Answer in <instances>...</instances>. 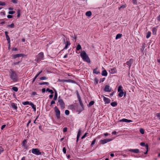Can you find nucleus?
Returning <instances> with one entry per match:
<instances>
[{
	"label": "nucleus",
	"mask_w": 160,
	"mask_h": 160,
	"mask_svg": "<svg viewBox=\"0 0 160 160\" xmlns=\"http://www.w3.org/2000/svg\"><path fill=\"white\" fill-rule=\"evenodd\" d=\"M12 50L13 51H17L18 50V49L16 48H13L12 49Z\"/></svg>",
	"instance_id": "nucleus-64"
},
{
	"label": "nucleus",
	"mask_w": 160,
	"mask_h": 160,
	"mask_svg": "<svg viewBox=\"0 0 160 160\" xmlns=\"http://www.w3.org/2000/svg\"><path fill=\"white\" fill-rule=\"evenodd\" d=\"M92 15V12L91 11H88L86 13V15L87 16H90Z\"/></svg>",
	"instance_id": "nucleus-27"
},
{
	"label": "nucleus",
	"mask_w": 160,
	"mask_h": 160,
	"mask_svg": "<svg viewBox=\"0 0 160 160\" xmlns=\"http://www.w3.org/2000/svg\"><path fill=\"white\" fill-rule=\"evenodd\" d=\"M101 74L103 76H107L108 75V73L107 71L105 70H104L102 71Z\"/></svg>",
	"instance_id": "nucleus-22"
},
{
	"label": "nucleus",
	"mask_w": 160,
	"mask_h": 160,
	"mask_svg": "<svg viewBox=\"0 0 160 160\" xmlns=\"http://www.w3.org/2000/svg\"><path fill=\"white\" fill-rule=\"evenodd\" d=\"M157 28H156L154 27L152 28V32L153 35H155L156 34L157 32Z\"/></svg>",
	"instance_id": "nucleus-23"
},
{
	"label": "nucleus",
	"mask_w": 160,
	"mask_h": 160,
	"mask_svg": "<svg viewBox=\"0 0 160 160\" xmlns=\"http://www.w3.org/2000/svg\"><path fill=\"white\" fill-rule=\"evenodd\" d=\"M15 13V12L14 11H10L8 12V14H13Z\"/></svg>",
	"instance_id": "nucleus-53"
},
{
	"label": "nucleus",
	"mask_w": 160,
	"mask_h": 160,
	"mask_svg": "<svg viewBox=\"0 0 160 160\" xmlns=\"http://www.w3.org/2000/svg\"><path fill=\"white\" fill-rule=\"evenodd\" d=\"M6 126V125L5 124H4V125H2L1 128V130H3L4 129V128H5Z\"/></svg>",
	"instance_id": "nucleus-62"
},
{
	"label": "nucleus",
	"mask_w": 160,
	"mask_h": 160,
	"mask_svg": "<svg viewBox=\"0 0 160 160\" xmlns=\"http://www.w3.org/2000/svg\"><path fill=\"white\" fill-rule=\"evenodd\" d=\"M20 10H18L17 11V13L18 14V15H17V17L18 18H19V17L20 16Z\"/></svg>",
	"instance_id": "nucleus-49"
},
{
	"label": "nucleus",
	"mask_w": 160,
	"mask_h": 160,
	"mask_svg": "<svg viewBox=\"0 0 160 160\" xmlns=\"http://www.w3.org/2000/svg\"><path fill=\"white\" fill-rule=\"evenodd\" d=\"M112 139L108 138L105 139L103 140H101L100 141L101 143L102 144H104L107 142H110L112 140Z\"/></svg>",
	"instance_id": "nucleus-7"
},
{
	"label": "nucleus",
	"mask_w": 160,
	"mask_h": 160,
	"mask_svg": "<svg viewBox=\"0 0 160 160\" xmlns=\"http://www.w3.org/2000/svg\"><path fill=\"white\" fill-rule=\"evenodd\" d=\"M46 91L47 92H49L51 94H53L54 93V92L52 90L48 88H47V89Z\"/></svg>",
	"instance_id": "nucleus-30"
},
{
	"label": "nucleus",
	"mask_w": 160,
	"mask_h": 160,
	"mask_svg": "<svg viewBox=\"0 0 160 160\" xmlns=\"http://www.w3.org/2000/svg\"><path fill=\"white\" fill-rule=\"evenodd\" d=\"M48 78V77H41L40 79L41 80H43L47 79Z\"/></svg>",
	"instance_id": "nucleus-41"
},
{
	"label": "nucleus",
	"mask_w": 160,
	"mask_h": 160,
	"mask_svg": "<svg viewBox=\"0 0 160 160\" xmlns=\"http://www.w3.org/2000/svg\"><path fill=\"white\" fill-rule=\"evenodd\" d=\"M140 145L141 146L143 147L145 146L146 147V144H145V143L144 142H141L140 143Z\"/></svg>",
	"instance_id": "nucleus-47"
},
{
	"label": "nucleus",
	"mask_w": 160,
	"mask_h": 160,
	"mask_svg": "<svg viewBox=\"0 0 160 160\" xmlns=\"http://www.w3.org/2000/svg\"><path fill=\"white\" fill-rule=\"evenodd\" d=\"M44 56L43 53L41 52L39 53L37 55L36 58L35 59V61L38 62H39L42 60L44 59Z\"/></svg>",
	"instance_id": "nucleus-3"
},
{
	"label": "nucleus",
	"mask_w": 160,
	"mask_h": 160,
	"mask_svg": "<svg viewBox=\"0 0 160 160\" xmlns=\"http://www.w3.org/2000/svg\"><path fill=\"white\" fill-rule=\"evenodd\" d=\"M14 23H12L11 24L8 25L7 26V27H10V28H14Z\"/></svg>",
	"instance_id": "nucleus-37"
},
{
	"label": "nucleus",
	"mask_w": 160,
	"mask_h": 160,
	"mask_svg": "<svg viewBox=\"0 0 160 160\" xmlns=\"http://www.w3.org/2000/svg\"><path fill=\"white\" fill-rule=\"evenodd\" d=\"M37 95V93L35 92H32L31 94V95H32V96H35V95Z\"/></svg>",
	"instance_id": "nucleus-56"
},
{
	"label": "nucleus",
	"mask_w": 160,
	"mask_h": 160,
	"mask_svg": "<svg viewBox=\"0 0 160 160\" xmlns=\"http://www.w3.org/2000/svg\"><path fill=\"white\" fill-rule=\"evenodd\" d=\"M37 77H36V76H35L33 78V79L32 81V83H34V82H35V80L37 78Z\"/></svg>",
	"instance_id": "nucleus-60"
},
{
	"label": "nucleus",
	"mask_w": 160,
	"mask_h": 160,
	"mask_svg": "<svg viewBox=\"0 0 160 160\" xmlns=\"http://www.w3.org/2000/svg\"><path fill=\"white\" fill-rule=\"evenodd\" d=\"M65 113L66 115H68L69 114V111L68 110H66L65 111Z\"/></svg>",
	"instance_id": "nucleus-43"
},
{
	"label": "nucleus",
	"mask_w": 160,
	"mask_h": 160,
	"mask_svg": "<svg viewBox=\"0 0 160 160\" xmlns=\"http://www.w3.org/2000/svg\"><path fill=\"white\" fill-rule=\"evenodd\" d=\"M126 7V5H122L120 6V7L119 8V10H120L121 8H125Z\"/></svg>",
	"instance_id": "nucleus-51"
},
{
	"label": "nucleus",
	"mask_w": 160,
	"mask_h": 160,
	"mask_svg": "<svg viewBox=\"0 0 160 160\" xmlns=\"http://www.w3.org/2000/svg\"><path fill=\"white\" fill-rule=\"evenodd\" d=\"M18 1L17 0H12V2L14 4L17 3Z\"/></svg>",
	"instance_id": "nucleus-50"
},
{
	"label": "nucleus",
	"mask_w": 160,
	"mask_h": 160,
	"mask_svg": "<svg viewBox=\"0 0 160 160\" xmlns=\"http://www.w3.org/2000/svg\"><path fill=\"white\" fill-rule=\"evenodd\" d=\"M103 99V101L105 102V104L109 103L111 101L110 99L107 98L105 97L104 96H102Z\"/></svg>",
	"instance_id": "nucleus-13"
},
{
	"label": "nucleus",
	"mask_w": 160,
	"mask_h": 160,
	"mask_svg": "<svg viewBox=\"0 0 160 160\" xmlns=\"http://www.w3.org/2000/svg\"><path fill=\"white\" fill-rule=\"evenodd\" d=\"M96 142V139H94V140L92 141L91 144V147H92L94 145V144H95V143Z\"/></svg>",
	"instance_id": "nucleus-29"
},
{
	"label": "nucleus",
	"mask_w": 160,
	"mask_h": 160,
	"mask_svg": "<svg viewBox=\"0 0 160 160\" xmlns=\"http://www.w3.org/2000/svg\"><path fill=\"white\" fill-rule=\"evenodd\" d=\"M9 72V76L10 78L15 82H17L18 80V76L15 71L12 69H10Z\"/></svg>",
	"instance_id": "nucleus-1"
},
{
	"label": "nucleus",
	"mask_w": 160,
	"mask_h": 160,
	"mask_svg": "<svg viewBox=\"0 0 160 160\" xmlns=\"http://www.w3.org/2000/svg\"><path fill=\"white\" fill-rule=\"evenodd\" d=\"M118 92H119V93L118 94L119 96L120 97H122V96H123V94H124V92H123V91H121Z\"/></svg>",
	"instance_id": "nucleus-26"
},
{
	"label": "nucleus",
	"mask_w": 160,
	"mask_h": 160,
	"mask_svg": "<svg viewBox=\"0 0 160 160\" xmlns=\"http://www.w3.org/2000/svg\"><path fill=\"white\" fill-rule=\"evenodd\" d=\"M11 107L15 110H17L18 109L17 104L16 103L12 102L11 104Z\"/></svg>",
	"instance_id": "nucleus-17"
},
{
	"label": "nucleus",
	"mask_w": 160,
	"mask_h": 160,
	"mask_svg": "<svg viewBox=\"0 0 160 160\" xmlns=\"http://www.w3.org/2000/svg\"><path fill=\"white\" fill-rule=\"evenodd\" d=\"M32 153L36 155H40L41 154V152L38 148H33L32 150Z\"/></svg>",
	"instance_id": "nucleus-6"
},
{
	"label": "nucleus",
	"mask_w": 160,
	"mask_h": 160,
	"mask_svg": "<svg viewBox=\"0 0 160 160\" xmlns=\"http://www.w3.org/2000/svg\"><path fill=\"white\" fill-rule=\"evenodd\" d=\"M105 79V78H101V80L99 82V83H101L102 82H104V81Z\"/></svg>",
	"instance_id": "nucleus-48"
},
{
	"label": "nucleus",
	"mask_w": 160,
	"mask_h": 160,
	"mask_svg": "<svg viewBox=\"0 0 160 160\" xmlns=\"http://www.w3.org/2000/svg\"><path fill=\"white\" fill-rule=\"evenodd\" d=\"M54 109L57 118L58 119H59L60 117V110L56 106L54 108Z\"/></svg>",
	"instance_id": "nucleus-5"
},
{
	"label": "nucleus",
	"mask_w": 160,
	"mask_h": 160,
	"mask_svg": "<svg viewBox=\"0 0 160 160\" xmlns=\"http://www.w3.org/2000/svg\"><path fill=\"white\" fill-rule=\"evenodd\" d=\"M88 134V133L86 132V133H85L84 134L82 137L81 138V139H83V138H85L87 136V134Z\"/></svg>",
	"instance_id": "nucleus-44"
},
{
	"label": "nucleus",
	"mask_w": 160,
	"mask_h": 160,
	"mask_svg": "<svg viewBox=\"0 0 160 160\" xmlns=\"http://www.w3.org/2000/svg\"><path fill=\"white\" fill-rule=\"evenodd\" d=\"M93 73H95L97 74L100 73L99 71L97 70V68H95L93 69Z\"/></svg>",
	"instance_id": "nucleus-24"
},
{
	"label": "nucleus",
	"mask_w": 160,
	"mask_h": 160,
	"mask_svg": "<svg viewBox=\"0 0 160 160\" xmlns=\"http://www.w3.org/2000/svg\"><path fill=\"white\" fill-rule=\"evenodd\" d=\"M67 128L66 127H65L63 128V131L64 132H65L67 131Z\"/></svg>",
	"instance_id": "nucleus-58"
},
{
	"label": "nucleus",
	"mask_w": 160,
	"mask_h": 160,
	"mask_svg": "<svg viewBox=\"0 0 160 160\" xmlns=\"http://www.w3.org/2000/svg\"><path fill=\"white\" fill-rule=\"evenodd\" d=\"M112 88L108 85H106L104 87V91L106 92H110L111 91Z\"/></svg>",
	"instance_id": "nucleus-8"
},
{
	"label": "nucleus",
	"mask_w": 160,
	"mask_h": 160,
	"mask_svg": "<svg viewBox=\"0 0 160 160\" xmlns=\"http://www.w3.org/2000/svg\"><path fill=\"white\" fill-rule=\"evenodd\" d=\"M133 59L130 58L129 61H127L126 64L129 66V68H130L132 64L133 63Z\"/></svg>",
	"instance_id": "nucleus-10"
},
{
	"label": "nucleus",
	"mask_w": 160,
	"mask_h": 160,
	"mask_svg": "<svg viewBox=\"0 0 160 160\" xmlns=\"http://www.w3.org/2000/svg\"><path fill=\"white\" fill-rule=\"evenodd\" d=\"M81 49V45L80 44H78L77 45V46L76 47V50H78Z\"/></svg>",
	"instance_id": "nucleus-38"
},
{
	"label": "nucleus",
	"mask_w": 160,
	"mask_h": 160,
	"mask_svg": "<svg viewBox=\"0 0 160 160\" xmlns=\"http://www.w3.org/2000/svg\"><path fill=\"white\" fill-rule=\"evenodd\" d=\"M140 132L142 134H143L144 132V130L142 128H141L140 129Z\"/></svg>",
	"instance_id": "nucleus-42"
},
{
	"label": "nucleus",
	"mask_w": 160,
	"mask_h": 160,
	"mask_svg": "<svg viewBox=\"0 0 160 160\" xmlns=\"http://www.w3.org/2000/svg\"><path fill=\"white\" fill-rule=\"evenodd\" d=\"M94 101H91L88 104V107L91 106L92 105L94 104Z\"/></svg>",
	"instance_id": "nucleus-28"
},
{
	"label": "nucleus",
	"mask_w": 160,
	"mask_h": 160,
	"mask_svg": "<svg viewBox=\"0 0 160 160\" xmlns=\"http://www.w3.org/2000/svg\"><path fill=\"white\" fill-rule=\"evenodd\" d=\"M109 72L112 74H113L117 72V70L115 67L111 68L109 71Z\"/></svg>",
	"instance_id": "nucleus-12"
},
{
	"label": "nucleus",
	"mask_w": 160,
	"mask_h": 160,
	"mask_svg": "<svg viewBox=\"0 0 160 160\" xmlns=\"http://www.w3.org/2000/svg\"><path fill=\"white\" fill-rule=\"evenodd\" d=\"M24 55V54L21 53H18L12 55V57L13 58L15 59L18 58L20 57L23 56Z\"/></svg>",
	"instance_id": "nucleus-14"
},
{
	"label": "nucleus",
	"mask_w": 160,
	"mask_h": 160,
	"mask_svg": "<svg viewBox=\"0 0 160 160\" xmlns=\"http://www.w3.org/2000/svg\"><path fill=\"white\" fill-rule=\"evenodd\" d=\"M132 2L134 4H136L137 3V0H132Z\"/></svg>",
	"instance_id": "nucleus-61"
},
{
	"label": "nucleus",
	"mask_w": 160,
	"mask_h": 160,
	"mask_svg": "<svg viewBox=\"0 0 160 160\" xmlns=\"http://www.w3.org/2000/svg\"><path fill=\"white\" fill-rule=\"evenodd\" d=\"M77 97L78 99V100L79 101V102L80 103V104L81 107L83 109H84V105L83 104V103L81 99L80 98V97L79 96V95L78 93L77 94Z\"/></svg>",
	"instance_id": "nucleus-9"
},
{
	"label": "nucleus",
	"mask_w": 160,
	"mask_h": 160,
	"mask_svg": "<svg viewBox=\"0 0 160 160\" xmlns=\"http://www.w3.org/2000/svg\"><path fill=\"white\" fill-rule=\"evenodd\" d=\"M6 5V3L5 2H2L0 1V5L1 6H5Z\"/></svg>",
	"instance_id": "nucleus-46"
},
{
	"label": "nucleus",
	"mask_w": 160,
	"mask_h": 160,
	"mask_svg": "<svg viewBox=\"0 0 160 160\" xmlns=\"http://www.w3.org/2000/svg\"><path fill=\"white\" fill-rule=\"evenodd\" d=\"M151 33L149 31L148 32L147 35L146 36V38H148L150 37L151 35Z\"/></svg>",
	"instance_id": "nucleus-32"
},
{
	"label": "nucleus",
	"mask_w": 160,
	"mask_h": 160,
	"mask_svg": "<svg viewBox=\"0 0 160 160\" xmlns=\"http://www.w3.org/2000/svg\"><path fill=\"white\" fill-rule=\"evenodd\" d=\"M146 148L147 149L146 151L144 152L145 154H146L148 153V144H146Z\"/></svg>",
	"instance_id": "nucleus-39"
},
{
	"label": "nucleus",
	"mask_w": 160,
	"mask_h": 160,
	"mask_svg": "<svg viewBox=\"0 0 160 160\" xmlns=\"http://www.w3.org/2000/svg\"><path fill=\"white\" fill-rule=\"evenodd\" d=\"M29 105L31 106L32 108L33 109V110L35 112L36 111V106L35 105H34L33 103L31 102L29 104Z\"/></svg>",
	"instance_id": "nucleus-19"
},
{
	"label": "nucleus",
	"mask_w": 160,
	"mask_h": 160,
	"mask_svg": "<svg viewBox=\"0 0 160 160\" xmlns=\"http://www.w3.org/2000/svg\"><path fill=\"white\" fill-rule=\"evenodd\" d=\"M122 87L121 86H119L118 87V92H120L121 91H123L122 90Z\"/></svg>",
	"instance_id": "nucleus-40"
},
{
	"label": "nucleus",
	"mask_w": 160,
	"mask_h": 160,
	"mask_svg": "<svg viewBox=\"0 0 160 160\" xmlns=\"http://www.w3.org/2000/svg\"><path fill=\"white\" fill-rule=\"evenodd\" d=\"M30 103V102H29L28 101H25V102H23L22 103V104L24 105H29Z\"/></svg>",
	"instance_id": "nucleus-34"
},
{
	"label": "nucleus",
	"mask_w": 160,
	"mask_h": 160,
	"mask_svg": "<svg viewBox=\"0 0 160 160\" xmlns=\"http://www.w3.org/2000/svg\"><path fill=\"white\" fill-rule=\"evenodd\" d=\"M54 90L55 91V95L53 99L54 100H56L57 99L58 97V93L57 91L55 89H54Z\"/></svg>",
	"instance_id": "nucleus-21"
},
{
	"label": "nucleus",
	"mask_w": 160,
	"mask_h": 160,
	"mask_svg": "<svg viewBox=\"0 0 160 160\" xmlns=\"http://www.w3.org/2000/svg\"><path fill=\"white\" fill-rule=\"evenodd\" d=\"M80 56L83 61H86L88 63H90V59L85 51H83L81 52L80 54Z\"/></svg>",
	"instance_id": "nucleus-2"
},
{
	"label": "nucleus",
	"mask_w": 160,
	"mask_h": 160,
	"mask_svg": "<svg viewBox=\"0 0 160 160\" xmlns=\"http://www.w3.org/2000/svg\"><path fill=\"white\" fill-rule=\"evenodd\" d=\"M20 63V62L19 61V62H14L12 65H17L19 63Z\"/></svg>",
	"instance_id": "nucleus-59"
},
{
	"label": "nucleus",
	"mask_w": 160,
	"mask_h": 160,
	"mask_svg": "<svg viewBox=\"0 0 160 160\" xmlns=\"http://www.w3.org/2000/svg\"><path fill=\"white\" fill-rule=\"evenodd\" d=\"M129 151L131 152H134L136 153H138L139 152V150L138 149H130Z\"/></svg>",
	"instance_id": "nucleus-15"
},
{
	"label": "nucleus",
	"mask_w": 160,
	"mask_h": 160,
	"mask_svg": "<svg viewBox=\"0 0 160 160\" xmlns=\"http://www.w3.org/2000/svg\"><path fill=\"white\" fill-rule=\"evenodd\" d=\"M10 41H8V48L9 49H10V47H11V45H10Z\"/></svg>",
	"instance_id": "nucleus-55"
},
{
	"label": "nucleus",
	"mask_w": 160,
	"mask_h": 160,
	"mask_svg": "<svg viewBox=\"0 0 160 160\" xmlns=\"http://www.w3.org/2000/svg\"><path fill=\"white\" fill-rule=\"evenodd\" d=\"M42 72V71H39L38 73L36 74V77H38L39 75V74H40Z\"/></svg>",
	"instance_id": "nucleus-54"
},
{
	"label": "nucleus",
	"mask_w": 160,
	"mask_h": 160,
	"mask_svg": "<svg viewBox=\"0 0 160 160\" xmlns=\"http://www.w3.org/2000/svg\"><path fill=\"white\" fill-rule=\"evenodd\" d=\"M64 81L65 82H71L72 83H76L75 81L70 79L68 80H64Z\"/></svg>",
	"instance_id": "nucleus-20"
},
{
	"label": "nucleus",
	"mask_w": 160,
	"mask_h": 160,
	"mask_svg": "<svg viewBox=\"0 0 160 160\" xmlns=\"http://www.w3.org/2000/svg\"><path fill=\"white\" fill-rule=\"evenodd\" d=\"M156 116L159 120H160V112L157 113Z\"/></svg>",
	"instance_id": "nucleus-52"
},
{
	"label": "nucleus",
	"mask_w": 160,
	"mask_h": 160,
	"mask_svg": "<svg viewBox=\"0 0 160 160\" xmlns=\"http://www.w3.org/2000/svg\"><path fill=\"white\" fill-rule=\"evenodd\" d=\"M111 105L112 107H115L117 105V103L116 102H112L111 103Z\"/></svg>",
	"instance_id": "nucleus-31"
},
{
	"label": "nucleus",
	"mask_w": 160,
	"mask_h": 160,
	"mask_svg": "<svg viewBox=\"0 0 160 160\" xmlns=\"http://www.w3.org/2000/svg\"><path fill=\"white\" fill-rule=\"evenodd\" d=\"M49 84V83L48 82H41V83H39V85H44V84L48 85Z\"/></svg>",
	"instance_id": "nucleus-36"
},
{
	"label": "nucleus",
	"mask_w": 160,
	"mask_h": 160,
	"mask_svg": "<svg viewBox=\"0 0 160 160\" xmlns=\"http://www.w3.org/2000/svg\"><path fill=\"white\" fill-rule=\"evenodd\" d=\"M58 102L60 105L61 108L63 109L65 108V104L62 99L60 98V97H58Z\"/></svg>",
	"instance_id": "nucleus-4"
},
{
	"label": "nucleus",
	"mask_w": 160,
	"mask_h": 160,
	"mask_svg": "<svg viewBox=\"0 0 160 160\" xmlns=\"http://www.w3.org/2000/svg\"><path fill=\"white\" fill-rule=\"evenodd\" d=\"M122 36V34H118L116 35V37L115 39H119L120 38H121Z\"/></svg>",
	"instance_id": "nucleus-25"
},
{
	"label": "nucleus",
	"mask_w": 160,
	"mask_h": 160,
	"mask_svg": "<svg viewBox=\"0 0 160 160\" xmlns=\"http://www.w3.org/2000/svg\"><path fill=\"white\" fill-rule=\"evenodd\" d=\"M8 32H5V35L7 38V40H10V38L8 35Z\"/></svg>",
	"instance_id": "nucleus-35"
},
{
	"label": "nucleus",
	"mask_w": 160,
	"mask_h": 160,
	"mask_svg": "<svg viewBox=\"0 0 160 160\" xmlns=\"http://www.w3.org/2000/svg\"><path fill=\"white\" fill-rule=\"evenodd\" d=\"M3 149L2 147H0V152H3Z\"/></svg>",
	"instance_id": "nucleus-63"
},
{
	"label": "nucleus",
	"mask_w": 160,
	"mask_h": 160,
	"mask_svg": "<svg viewBox=\"0 0 160 160\" xmlns=\"http://www.w3.org/2000/svg\"><path fill=\"white\" fill-rule=\"evenodd\" d=\"M71 43L70 42L68 41H67L65 43V47L64 48V49H67L68 48V46L70 45Z\"/></svg>",
	"instance_id": "nucleus-18"
},
{
	"label": "nucleus",
	"mask_w": 160,
	"mask_h": 160,
	"mask_svg": "<svg viewBox=\"0 0 160 160\" xmlns=\"http://www.w3.org/2000/svg\"><path fill=\"white\" fill-rule=\"evenodd\" d=\"M62 151L64 153H66V149L64 147L63 148Z\"/></svg>",
	"instance_id": "nucleus-57"
},
{
	"label": "nucleus",
	"mask_w": 160,
	"mask_h": 160,
	"mask_svg": "<svg viewBox=\"0 0 160 160\" xmlns=\"http://www.w3.org/2000/svg\"><path fill=\"white\" fill-rule=\"evenodd\" d=\"M132 122V121L130 120H128L125 118H123L119 120V122Z\"/></svg>",
	"instance_id": "nucleus-16"
},
{
	"label": "nucleus",
	"mask_w": 160,
	"mask_h": 160,
	"mask_svg": "<svg viewBox=\"0 0 160 160\" xmlns=\"http://www.w3.org/2000/svg\"><path fill=\"white\" fill-rule=\"evenodd\" d=\"M81 134V130L80 129H79L78 132V133L77 134V137H79L80 135Z\"/></svg>",
	"instance_id": "nucleus-45"
},
{
	"label": "nucleus",
	"mask_w": 160,
	"mask_h": 160,
	"mask_svg": "<svg viewBox=\"0 0 160 160\" xmlns=\"http://www.w3.org/2000/svg\"><path fill=\"white\" fill-rule=\"evenodd\" d=\"M27 141L26 139H24L21 143L22 147H23L25 149H27V146L26 145Z\"/></svg>",
	"instance_id": "nucleus-11"
},
{
	"label": "nucleus",
	"mask_w": 160,
	"mask_h": 160,
	"mask_svg": "<svg viewBox=\"0 0 160 160\" xmlns=\"http://www.w3.org/2000/svg\"><path fill=\"white\" fill-rule=\"evenodd\" d=\"M12 90L15 92H17L18 90V88L17 87H14L12 88Z\"/></svg>",
	"instance_id": "nucleus-33"
}]
</instances>
